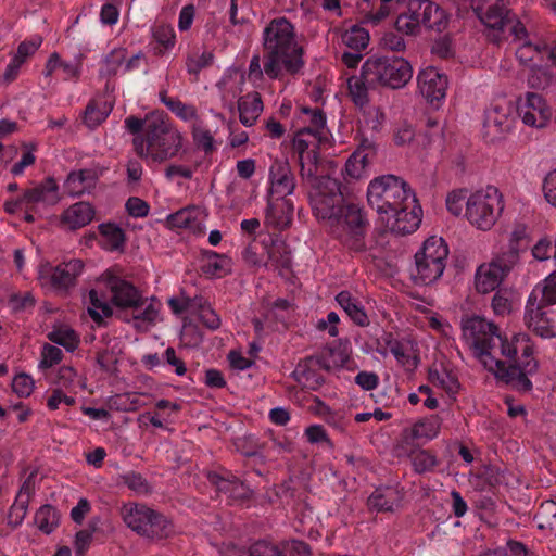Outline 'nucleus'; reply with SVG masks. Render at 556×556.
<instances>
[{"label":"nucleus","mask_w":556,"mask_h":556,"mask_svg":"<svg viewBox=\"0 0 556 556\" xmlns=\"http://www.w3.org/2000/svg\"><path fill=\"white\" fill-rule=\"evenodd\" d=\"M367 201L384 227L396 235L414 232L421 223V207L402 178L383 175L372 179L367 188Z\"/></svg>","instance_id":"f257e3e1"},{"label":"nucleus","mask_w":556,"mask_h":556,"mask_svg":"<svg viewBox=\"0 0 556 556\" xmlns=\"http://www.w3.org/2000/svg\"><path fill=\"white\" fill-rule=\"evenodd\" d=\"M124 124L134 135L136 154L148 165L162 164L175 157L182 147L181 132L160 115L147 116L144 119L131 115Z\"/></svg>","instance_id":"f03ea898"},{"label":"nucleus","mask_w":556,"mask_h":556,"mask_svg":"<svg viewBox=\"0 0 556 556\" xmlns=\"http://www.w3.org/2000/svg\"><path fill=\"white\" fill-rule=\"evenodd\" d=\"M266 75L282 80L300 74L304 67V50L296 39L295 28L286 17L271 20L263 29Z\"/></svg>","instance_id":"7ed1b4c3"},{"label":"nucleus","mask_w":556,"mask_h":556,"mask_svg":"<svg viewBox=\"0 0 556 556\" xmlns=\"http://www.w3.org/2000/svg\"><path fill=\"white\" fill-rule=\"evenodd\" d=\"M497 367L485 368L497 379L519 391H530V376L539 368L534 356V343L526 332L502 336L496 349Z\"/></svg>","instance_id":"20e7f679"},{"label":"nucleus","mask_w":556,"mask_h":556,"mask_svg":"<svg viewBox=\"0 0 556 556\" xmlns=\"http://www.w3.org/2000/svg\"><path fill=\"white\" fill-rule=\"evenodd\" d=\"M299 121L303 126L296 131L292 146L299 155L300 175L312 177L318 170V151L330 147L331 132L324 112L318 108H302Z\"/></svg>","instance_id":"39448f33"},{"label":"nucleus","mask_w":556,"mask_h":556,"mask_svg":"<svg viewBox=\"0 0 556 556\" xmlns=\"http://www.w3.org/2000/svg\"><path fill=\"white\" fill-rule=\"evenodd\" d=\"M103 289L110 291L111 302L117 307L137 308L141 301L140 292L131 282L116 275L113 270L104 271L98 281L97 288L91 289L88 294L87 311L98 325L113 314Z\"/></svg>","instance_id":"423d86ee"},{"label":"nucleus","mask_w":556,"mask_h":556,"mask_svg":"<svg viewBox=\"0 0 556 556\" xmlns=\"http://www.w3.org/2000/svg\"><path fill=\"white\" fill-rule=\"evenodd\" d=\"M523 323L541 338L556 337V270L531 291L525 307Z\"/></svg>","instance_id":"0eeeda50"},{"label":"nucleus","mask_w":556,"mask_h":556,"mask_svg":"<svg viewBox=\"0 0 556 556\" xmlns=\"http://www.w3.org/2000/svg\"><path fill=\"white\" fill-rule=\"evenodd\" d=\"M61 199L58 182L54 178L48 177L23 190L21 195L5 200L3 208L11 215L23 212L24 220L34 223L36 217H42Z\"/></svg>","instance_id":"6e6552de"},{"label":"nucleus","mask_w":556,"mask_h":556,"mask_svg":"<svg viewBox=\"0 0 556 556\" xmlns=\"http://www.w3.org/2000/svg\"><path fill=\"white\" fill-rule=\"evenodd\" d=\"M463 339L475 357L484 368H496L497 342L501 341L498 327L486 318L478 315L462 319Z\"/></svg>","instance_id":"1a4fd4ad"},{"label":"nucleus","mask_w":556,"mask_h":556,"mask_svg":"<svg viewBox=\"0 0 556 556\" xmlns=\"http://www.w3.org/2000/svg\"><path fill=\"white\" fill-rule=\"evenodd\" d=\"M309 186L308 198L314 216L326 226L329 220L340 213L348 199L344 198L339 180L329 176H301Z\"/></svg>","instance_id":"9d476101"},{"label":"nucleus","mask_w":556,"mask_h":556,"mask_svg":"<svg viewBox=\"0 0 556 556\" xmlns=\"http://www.w3.org/2000/svg\"><path fill=\"white\" fill-rule=\"evenodd\" d=\"M341 208L325 227L350 250L364 251L367 226L365 214L358 204L350 200Z\"/></svg>","instance_id":"9b49d317"},{"label":"nucleus","mask_w":556,"mask_h":556,"mask_svg":"<svg viewBox=\"0 0 556 556\" xmlns=\"http://www.w3.org/2000/svg\"><path fill=\"white\" fill-rule=\"evenodd\" d=\"M363 77L370 86L400 89L413 77L410 63L401 56L368 58L363 64Z\"/></svg>","instance_id":"f8f14e48"},{"label":"nucleus","mask_w":556,"mask_h":556,"mask_svg":"<svg viewBox=\"0 0 556 556\" xmlns=\"http://www.w3.org/2000/svg\"><path fill=\"white\" fill-rule=\"evenodd\" d=\"M504 210V199L496 187L471 192L466 201L465 217L475 228L488 231L497 222Z\"/></svg>","instance_id":"ddd939ff"},{"label":"nucleus","mask_w":556,"mask_h":556,"mask_svg":"<svg viewBox=\"0 0 556 556\" xmlns=\"http://www.w3.org/2000/svg\"><path fill=\"white\" fill-rule=\"evenodd\" d=\"M448 248L441 237L428 238L415 253L412 278L417 285H431L444 273Z\"/></svg>","instance_id":"4468645a"},{"label":"nucleus","mask_w":556,"mask_h":556,"mask_svg":"<svg viewBox=\"0 0 556 556\" xmlns=\"http://www.w3.org/2000/svg\"><path fill=\"white\" fill-rule=\"evenodd\" d=\"M122 516L126 526L141 536L161 540L173 532L172 522L144 504H125Z\"/></svg>","instance_id":"2eb2a0df"},{"label":"nucleus","mask_w":556,"mask_h":556,"mask_svg":"<svg viewBox=\"0 0 556 556\" xmlns=\"http://www.w3.org/2000/svg\"><path fill=\"white\" fill-rule=\"evenodd\" d=\"M476 12L479 20L490 29L488 36L494 42H500L504 38L505 28L508 26L515 39L522 40L527 37L526 27L519 21L513 23L503 0H482Z\"/></svg>","instance_id":"dca6fc26"},{"label":"nucleus","mask_w":556,"mask_h":556,"mask_svg":"<svg viewBox=\"0 0 556 556\" xmlns=\"http://www.w3.org/2000/svg\"><path fill=\"white\" fill-rule=\"evenodd\" d=\"M515 266L514 253H502L495 260L480 265L475 275L476 290L483 294L496 290Z\"/></svg>","instance_id":"f3484780"},{"label":"nucleus","mask_w":556,"mask_h":556,"mask_svg":"<svg viewBox=\"0 0 556 556\" xmlns=\"http://www.w3.org/2000/svg\"><path fill=\"white\" fill-rule=\"evenodd\" d=\"M84 265L79 260H71L56 266L43 263L38 268V280L45 288L54 291H67L75 285L81 274Z\"/></svg>","instance_id":"a211bd4d"},{"label":"nucleus","mask_w":556,"mask_h":556,"mask_svg":"<svg viewBox=\"0 0 556 556\" xmlns=\"http://www.w3.org/2000/svg\"><path fill=\"white\" fill-rule=\"evenodd\" d=\"M517 114L526 126L545 128L552 117L546 100L539 93L526 92L517 100Z\"/></svg>","instance_id":"6ab92c4d"},{"label":"nucleus","mask_w":556,"mask_h":556,"mask_svg":"<svg viewBox=\"0 0 556 556\" xmlns=\"http://www.w3.org/2000/svg\"><path fill=\"white\" fill-rule=\"evenodd\" d=\"M295 187V177L288 161L275 159L268 170V188L266 198H289L293 194Z\"/></svg>","instance_id":"aec40b11"},{"label":"nucleus","mask_w":556,"mask_h":556,"mask_svg":"<svg viewBox=\"0 0 556 556\" xmlns=\"http://www.w3.org/2000/svg\"><path fill=\"white\" fill-rule=\"evenodd\" d=\"M382 356L391 354L399 365L407 371H414L419 363L417 349L410 339H395L392 334L384 337V346L378 350Z\"/></svg>","instance_id":"412c9836"},{"label":"nucleus","mask_w":556,"mask_h":556,"mask_svg":"<svg viewBox=\"0 0 556 556\" xmlns=\"http://www.w3.org/2000/svg\"><path fill=\"white\" fill-rule=\"evenodd\" d=\"M418 89L430 103L441 102L446 96L447 77L438 68L429 66L417 76Z\"/></svg>","instance_id":"4be33fe9"},{"label":"nucleus","mask_w":556,"mask_h":556,"mask_svg":"<svg viewBox=\"0 0 556 556\" xmlns=\"http://www.w3.org/2000/svg\"><path fill=\"white\" fill-rule=\"evenodd\" d=\"M484 136L489 141H496L509 134L514 127V117L508 108L495 105L486 111Z\"/></svg>","instance_id":"5701e85b"},{"label":"nucleus","mask_w":556,"mask_h":556,"mask_svg":"<svg viewBox=\"0 0 556 556\" xmlns=\"http://www.w3.org/2000/svg\"><path fill=\"white\" fill-rule=\"evenodd\" d=\"M442 420L438 415L419 419L403 430V442L412 445L427 443L439 435Z\"/></svg>","instance_id":"b1692460"},{"label":"nucleus","mask_w":556,"mask_h":556,"mask_svg":"<svg viewBox=\"0 0 556 556\" xmlns=\"http://www.w3.org/2000/svg\"><path fill=\"white\" fill-rule=\"evenodd\" d=\"M100 175L96 168L73 170L64 181V191L72 198L90 193L96 188Z\"/></svg>","instance_id":"393cba45"},{"label":"nucleus","mask_w":556,"mask_h":556,"mask_svg":"<svg viewBox=\"0 0 556 556\" xmlns=\"http://www.w3.org/2000/svg\"><path fill=\"white\" fill-rule=\"evenodd\" d=\"M56 71L62 72V79L64 81H78L83 73V62L78 58L74 61H65L61 58L58 52H53L49 55L45 68V78H51Z\"/></svg>","instance_id":"a878e982"},{"label":"nucleus","mask_w":556,"mask_h":556,"mask_svg":"<svg viewBox=\"0 0 556 556\" xmlns=\"http://www.w3.org/2000/svg\"><path fill=\"white\" fill-rule=\"evenodd\" d=\"M267 199V207L265 222L266 224L277 228L285 229L287 228L293 217L294 205L290 198L285 199Z\"/></svg>","instance_id":"bb28decb"},{"label":"nucleus","mask_w":556,"mask_h":556,"mask_svg":"<svg viewBox=\"0 0 556 556\" xmlns=\"http://www.w3.org/2000/svg\"><path fill=\"white\" fill-rule=\"evenodd\" d=\"M376 155L375 147L369 141H364L349 157L345 164V173L353 179H359L367 175V167Z\"/></svg>","instance_id":"cd10ccee"},{"label":"nucleus","mask_w":556,"mask_h":556,"mask_svg":"<svg viewBox=\"0 0 556 556\" xmlns=\"http://www.w3.org/2000/svg\"><path fill=\"white\" fill-rule=\"evenodd\" d=\"M263 110L262 97L256 91L249 92L238 99L239 119L244 127L254 126Z\"/></svg>","instance_id":"c85d7f7f"},{"label":"nucleus","mask_w":556,"mask_h":556,"mask_svg":"<svg viewBox=\"0 0 556 556\" xmlns=\"http://www.w3.org/2000/svg\"><path fill=\"white\" fill-rule=\"evenodd\" d=\"M208 479L216 486L217 491L227 494L233 501H243L251 494L249 486L235 476L228 475L224 477L218 473H212L208 476Z\"/></svg>","instance_id":"c756f323"},{"label":"nucleus","mask_w":556,"mask_h":556,"mask_svg":"<svg viewBox=\"0 0 556 556\" xmlns=\"http://www.w3.org/2000/svg\"><path fill=\"white\" fill-rule=\"evenodd\" d=\"M94 211L88 202H77L67 207L61 215V223L70 229H78L88 225Z\"/></svg>","instance_id":"7c9ffc66"},{"label":"nucleus","mask_w":556,"mask_h":556,"mask_svg":"<svg viewBox=\"0 0 556 556\" xmlns=\"http://www.w3.org/2000/svg\"><path fill=\"white\" fill-rule=\"evenodd\" d=\"M402 495L393 486L376 489L368 497V506L377 511H392L400 506Z\"/></svg>","instance_id":"2f4dec72"},{"label":"nucleus","mask_w":556,"mask_h":556,"mask_svg":"<svg viewBox=\"0 0 556 556\" xmlns=\"http://www.w3.org/2000/svg\"><path fill=\"white\" fill-rule=\"evenodd\" d=\"M200 214V210L194 206L184 207L166 217V226L195 232L201 229Z\"/></svg>","instance_id":"473e14b6"},{"label":"nucleus","mask_w":556,"mask_h":556,"mask_svg":"<svg viewBox=\"0 0 556 556\" xmlns=\"http://www.w3.org/2000/svg\"><path fill=\"white\" fill-rule=\"evenodd\" d=\"M420 0H410L406 12L400 14L395 21L397 31L405 35H416L422 24L420 16Z\"/></svg>","instance_id":"72a5a7b5"},{"label":"nucleus","mask_w":556,"mask_h":556,"mask_svg":"<svg viewBox=\"0 0 556 556\" xmlns=\"http://www.w3.org/2000/svg\"><path fill=\"white\" fill-rule=\"evenodd\" d=\"M520 305V296L510 288L498 289L491 301V307L496 316H508Z\"/></svg>","instance_id":"f704fd0d"},{"label":"nucleus","mask_w":556,"mask_h":556,"mask_svg":"<svg viewBox=\"0 0 556 556\" xmlns=\"http://www.w3.org/2000/svg\"><path fill=\"white\" fill-rule=\"evenodd\" d=\"M336 301L346 315L361 327L369 324V318L359 300L353 296L349 291H341L337 294Z\"/></svg>","instance_id":"c9c22d12"},{"label":"nucleus","mask_w":556,"mask_h":556,"mask_svg":"<svg viewBox=\"0 0 556 556\" xmlns=\"http://www.w3.org/2000/svg\"><path fill=\"white\" fill-rule=\"evenodd\" d=\"M420 16L422 25L429 29L442 31L447 26L446 13L435 3L429 0H420Z\"/></svg>","instance_id":"e433bc0d"},{"label":"nucleus","mask_w":556,"mask_h":556,"mask_svg":"<svg viewBox=\"0 0 556 556\" xmlns=\"http://www.w3.org/2000/svg\"><path fill=\"white\" fill-rule=\"evenodd\" d=\"M160 101L178 118L184 122L195 123L199 121L198 111L194 105L181 102L177 98H172L166 90L159 93Z\"/></svg>","instance_id":"4c0bfd02"},{"label":"nucleus","mask_w":556,"mask_h":556,"mask_svg":"<svg viewBox=\"0 0 556 556\" xmlns=\"http://www.w3.org/2000/svg\"><path fill=\"white\" fill-rule=\"evenodd\" d=\"M231 270V260L216 252H208L205 254L202 264V271L211 277H224Z\"/></svg>","instance_id":"58836bf2"},{"label":"nucleus","mask_w":556,"mask_h":556,"mask_svg":"<svg viewBox=\"0 0 556 556\" xmlns=\"http://www.w3.org/2000/svg\"><path fill=\"white\" fill-rule=\"evenodd\" d=\"M546 52V46L532 43L531 41H525L517 47L516 58L519 60L521 64L531 67L532 65H535V63H543L545 60Z\"/></svg>","instance_id":"ea45409f"},{"label":"nucleus","mask_w":556,"mask_h":556,"mask_svg":"<svg viewBox=\"0 0 556 556\" xmlns=\"http://www.w3.org/2000/svg\"><path fill=\"white\" fill-rule=\"evenodd\" d=\"M47 338L51 342L63 346L67 352H74L80 343L79 336L66 325L54 326L48 332Z\"/></svg>","instance_id":"a19ab883"},{"label":"nucleus","mask_w":556,"mask_h":556,"mask_svg":"<svg viewBox=\"0 0 556 556\" xmlns=\"http://www.w3.org/2000/svg\"><path fill=\"white\" fill-rule=\"evenodd\" d=\"M127 50L125 48H115L104 55L99 75L101 77H113L122 70L126 61Z\"/></svg>","instance_id":"79ce46f5"},{"label":"nucleus","mask_w":556,"mask_h":556,"mask_svg":"<svg viewBox=\"0 0 556 556\" xmlns=\"http://www.w3.org/2000/svg\"><path fill=\"white\" fill-rule=\"evenodd\" d=\"M150 33L152 38L161 46L160 54L174 48L176 35L172 25L164 22H155L151 25Z\"/></svg>","instance_id":"37998d69"},{"label":"nucleus","mask_w":556,"mask_h":556,"mask_svg":"<svg viewBox=\"0 0 556 556\" xmlns=\"http://www.w3.org/2000/svg\"><path fill=\"white\" fill-rule=\"evenodd\" d=\"M101 235V245L109 251L121 249L125 243V233L121 227L115 224H102L99 226Z\"/></svg>","instance_id":"c03bdc74"},{"label":"nucleus","mask_w":556,"mask_h":556,"mask_svg":"<svg viewBox=\"0 0 556 556\" xmlns=\"http://www.w3.org/2000/svg\"><path fill=\"white\" fill-rule=\"evenodd\" d=\"M556 81V76L543 65V63H535L529 67L527 76L528 86L532 89H546Z\"/></svg>","instance_id":"a18cd8bd"},{"label":"nucleus","mask_w":556,"mask_h":556,"mask_svg":"<svg viewBox=\"0 0 556 556\" xmlns=\"http://www.w3.org/2000/svg\"><path fill=\"white\" fill-rule=\"evenodd\" d=\"M245 75L238 68H228L218 83L219 89L227 96L236 97L242 92Z\"/></svg>","instance_id":"49530a36"},{"label":"nucleus","mask_w":556,"mask_h":556,"mask_svg":"<svg viewBox=\"0 0 556 556\" xmlns=\"http://www.w3.org/2000/svg\"><path fill=\"white\" fill-rule=\"evenodd\" d=\"M214 61V53L207 49H194L187 54L186 70L188 74L198 76L199 73L208 67Z\"/></svg>","instance_id":"de8ad7c7"},{"label":"nucleus","mask_w":556,"mask_h":556,"mask_svg":"<svg viewBox=\"0 0 556 556\" xmlns=\"http://www.w3.org/2000/svg\"><path fill=\"white\" fill-rule=\"evenodd\" d=\"M134 309V321L138 328H147L154 324L159 317V304L147 302L141 299L137 308Z\"/></svg>","instance_id":"09e8293b"},{"label":"nucleus","mask_w":556,"mask_h":556,"mask_svg":"<svg viewBox=\"0 0 556 556\" xmlns=\"http://www.w3.org/2000/svg\"><path fill=\"white\" fill-rule=\"evenodd\" d=\"M195 309L200 321L210 330H216L220 327V318L218 314L211 307L206 300L202 296L194 298Z\"/></svg>","instance_id":"8fccbe9b"},{"label":"nucleus","mask_w":556,"mask_h":556,"mask_svg":"<svg viewBox=\"0 0 556 556\" xmlns=\"http://www.w3.org/2000/svg\"><path fill=\"white\" fill-rule=\"evenodd\" d=\"M369 33L359 25H353L342 36L344 45L355 51H361L368 46Z\"/></svg>","instance_id":"3c124183"},{"label":"nucleus","mask_w":556,"mask_h":556,"mask_svg":"<svg viewBox=\"0 0 556 556\" xmlns=\"http://www.w3.org/2000/svg\"><path fill=\"white\" fill-rule=\"evenodd\" d=\"M35 521L40 531L49 534L59 525L58 511L54 507L50 505H43L37 510Z\"/></svg>","instance_id":"603ef678"},{"label":"nucleus","mask_w":556,"mask_h":556,"mask_svg":"<svg viewBox=\"0 0 556 556\" xmlns=\"http://www.w3.org/2000/svg\"><path fill=\"white\" fill-rule=\"evenodd\" d=\"M368 86L363 77V72L361 76H351L348 79L349 93L356 105L363 106L368 102Z\"/></svg>","instance_id":"864d4df0"},{"label":"nucleus","mask_w":556,"mask_h":556,"mask_svg":"<svg viewBox=\"0 0 556 556\" xmlns=\"http://www.w3.org/2000/svg\"><path fill=\"white\" fill-rule=\"evenodd\" d=\"M429 380L451 394L456 393L459 389L456 376L446 369L441 371L438 369H431L429 371Z\"/></svg>","instance_id":"5fc2aeb1"},{"label":"nucleus","mask_w":556,"mask_h":556,"mask_svg":"<svg viewBox=\"0 0 556 556\" xmlns=\"http://www.w3.org/2000/svg\"><path fill=\"white\" fill-rule=\"evenodd\" d=\"M534 520L541 529L556 528V503L553 501L542 503L534 516Z\"/></svg>","instance_id":"6e6d98bb"},{"label":"nucleus","mask_w":556,"mask_h":556,"mask_svg":"<svg viewBox=\"0 0 556 556\" xmlns=\"http://www.w3.org/2000/svg\"><path fill=\"white\" fill-rule=\"evenodd\" d=\"M192 136L195 144L203 151L211 152L214 150V138L212 132L203 125L202 121L192 124Z\"/></svg>","instance_id":"4d7b16f0"},{"label":"nucleus","mask_w":556,"mask_h":556,"mask_svg":"<svg viewBox=\"0 0 556 556\" xmlns=\"http://www.w3.org/2000/svg\"><path fill=\"white\" fill-rule=\"evenodd\" d=\"M41 45L42 37L39 35H34L29 39H26L18 45L16 53L13 55V58L20 63L24 64L29 56L36 53Z\"/></svg>","instance_id":"13d9d810"},{"label":"nucleus","mask_w":556,"mask_h":556,"mask_svg":"<svg viewBox=\"0 0 556 556\" xmlns=\"http://www.w3.org/2000/svg\"><path fill=\"white\" fill-rule=\"evenodd\" d=\"M532 255L540 262L556 257V241L549 237L541 238L532 248Z\"/></svg>","instance_id":"bf43d9fd"},{"label":"nucleus","mask_w":556,"mask_h":556,"mask_svg":"<svg viewBox=\"0 0 556 556\" xmlns=\"http://www.w3.org/2000/svg\"><path fill=\"white\" fill-rule=\"evenodd\" d=\"M266 75L265 67V58L263 56V67L261 65V56L258 54H254L249 63V68L247 73L248 80L255 87H260Z\"/></svg>","instance_id":"052dcab7"},{"label":"nucleus","mask_w":556,"mask_h":556,"mask_svg":"<svg viewBox=\"0 0 556 556\" xmlns=\"http://www.w3.org/2000/svg\"><path fill=\"white\" fill-rule=\"evenodd\" d=\"M267 253L274 266L281 268L290 266L291 257L283 242H274Z\"/></svg>","instance_id":"680f3d73"},{"label":"nucleus","mask_w":556,"mask_h":556,"mask_svg":"<svg viewBox=\"0 0 556 556\" xmlns=\"http://www.w3.org/2000/svg\"><path fill=\"white\" fill-rule=\"evenodd\" d=\"M110 111L111 109L106 104L100 109L98 104L91 102L87 105L85 111V123L88 127H97L108 117Z\"/></svg>","instance_id":"e2e57ef3"},{"label":"nucleus","mask_w":556,"mask_h":556,"mask_svg":"<svg viewBox=\"0 0 556 556\" xmlns=\"http://www.w3.org/2000/svg\"><path fill=\"white\" fill-rule=\"evenodd\" d=\"M63 358V352L60 348L45 343L41 348L40 369H48L59 364Z\"/></svg>","instance_id":"0e129e2a"},{"label":"nucleus","mask_w":556,"mask_h":556,"mask_svg":"<svg viewBox=\"0 0 556 556\" xmlns=\"http://www.w3.org/2000/svg\"><path fill=\"white\" fill-rule=\"evenodd\" d=\"M77 377L76 370L71 366H62L59 368L53 383L55 388H61L65 391H72L75 386V379Z\"/></svg>","instance_id":"69168bd1"},{"label":"nucleus","mask_w":556,"mask_h":556,"mask_svg":"<svg viewBox=\"0 0 556 556\" xmlns=\"http://www.w3.org/2000/svg\"><path fill=\"white\" fill-rule=\"evenodd\" d=\"M412 462L414 469L417 472L430 471L438 464L437 457L426 450L418 451L416 454H414Z\"/></svg>","instance_id":"338daca9"},{"label":"nucleus","mask_w":556,"mask_h":556,"mask_svg":"<svg viewBox=\"0 0 556 556\" xmlns=\"http://www.w3.org/2000/svg\"><path fill=\"white\" fill-rule=\"evenodd\" d=\"M542 192L546 202L556 207V169L545 175L542 182Z\"/></svg>","instance_id":"774afa93"}]
</instances>
